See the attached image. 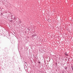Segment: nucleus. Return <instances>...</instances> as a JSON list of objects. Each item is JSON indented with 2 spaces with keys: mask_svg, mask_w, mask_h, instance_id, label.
I'll use <instances>...</instances> for the list:
<instances>
[{
  "mask_svg": "<svg viewBox=\"0 0 73 73\" xmlns=\"http://www.w3.org/2000/svg\"><path fill=\"white\" fill-rule=\"evenodd\" d=\"M65 55H66V56H68V54H67V53H65Z\"/></svg>",
  "mask_w": 73,
  "mask_h": 73,
  "instance_id": "f257e3e1",
  "label": "nucleus"
},
{
  "mask_svg": "<svg viewBox=\"0 0 73 73\" xmlns=\"http://www.w3.org/2000/svg\"><path fill=\"white\" fill-rule=\"evenodd\" d=\"M10 21V22H12V21Z\"/></svg>",
  "mask_w": 73,
  "mask_h": 73,
  "instance_id": "f03ea898",
  "label": "nucleus"
},
{
  "mask_svg": "<svg viewBox=\"0 0 73 73\" xmlns=\"http://www.w3.org/2000/svg\"><path fill=\"white\" fill-rule=\"evenodd\" d=\"M39 63H40V62H39Z\"/></svg>",
  "mask_w": 73,
  "mask_h": 73,
  "instance_id": "7ed1b4c3",
  "label": "nucleus"
}]
</instances>
